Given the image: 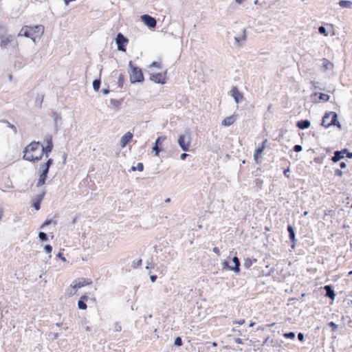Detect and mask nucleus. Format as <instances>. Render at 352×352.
<instances>
[{"label":"nucleus","mask_w":352,"mask_h":352,"mask_svg":"<svg viewBox=\"0 0 352 352\" xmlns=\"http://www.w3.org/2000/svg\"><path fill=\"white\" fill-rule=\"evenodd\" d=\"M132 169H133V170H135V167H132Z\"/></svg>","instance_id":"obj_60"},{"label":"nucleus","mask_w":352,"mask_h":352,"mask_svg":"<svg viewBox=\"0 0 352 352\" xmlns=\"http://www.w3.org/2000/svg\"><path fill=\"white\" fill-rule=\"evenodd\" d=\"M322 125L328 128L332 125L340 128V124L338 121V115L334 111L327 112L322 118Z\"/></svg>","instance_id":"obj_4"},{"label":"nucleus","mask_w":352,"mask_h":352,"mask_svg":"<svg viewBox=\"0 0 352 352\" xmlns=\"http://www.w3.org/2000/svg\"><path fill=\"white\" fill-rule=\"evenodd\" d=\"M245 39V34H243V36L241 37V38H239V37H235V40L239 43L240 41H244Z\"/></svg>","instance_id":"obj_41"},{"label":"nucleus","mask_w":352,"mask_h":352,"mask_svg":"<svg viewBox=\"0 0 352 352\" xmlns=\"http://www.w3.org/2000/svg\"><path fill=\"white\" fill-rule=\"evenodd\" d=\"M43 197H44V193H43L42 195H38V197H36V199L35 201H34V203L32 204V206L36 210H38L40 209V207H41V203L43 199Z\"/></svg>","instance_id":"obj_20"},{"label":"nucleus","mask_w":352,"mask_h":352,"mask_svg":"<svg viewBox=\"0 0 352 352\" xmlns=\"http://www.w3.org/2000/svg\"><path fill=\"white\" fill-rule=\"evenodd\" d=\"M45 252L50 254L52 251V247L50 245H46L44 248Z\"/></svg>","instance_id":"obj_36"},{"label":"nucleus","mask_w":352,"mask_h":352,"mask_svg":"<svg viewBox=\"0 0 352 352\" xmlns=\"http://www.w3.org/2000/svg\"><path fill=\"white\" fill-rule=\"evenodd\" d=\"M100 86V80H94L93 82V87L95 91H98Z\"/></svg>","instance_id":"obj_27"},{"label":"nucleus","mask_w":352,"mask_h":352,"mask_svg":"<svg viewBox=\"0 0 352 352\" xmlns=\"http://www.w3.org/2000/svg\"><path fill=\"white\" fill-rule=\"evenodd\" d=\"M116 44L118 50L122 52H126V45L129 43V40L121 33H118L116 37Z\"/></svg>","instance_id":"obj_8"},{"label":"nucleus","mask_w":352,"mask_h":352,"mask_svg":"<svg viewBox=\"0 0 352 352\" xmlns=\"http://www.w3.org/2000/svg\"><path fill=\"white\" fill-rule=\"evenodd\" d=\"M89 297L87 295H82L80 300L78 302V307L80 309L85 310L87 308V306L85 303L86 301L88 300Z\"/></svg>","instance_id":"obj_14"},{"label":"nucleus","mask_w":352,"mask_h":352,"mask_svg":"<svg viewBox=\"0 0 352 352\" xmlns=\"http://www.w3.org/2000/svg\"><path fill=\"white\" fill-rule=\"evenodd\" d=\"M336 175L340 177L342 175V172L340 170L337 169L336 170Z\"/></svg>","instance_id":"obj_45"},{"label":"nucleus","mask_w":352,"mask_h":352,"mask_svg":"<svg viewBox=\"0 0 352 352\" xmlns=\"http://www.w3.org/2000/svg\"><path fill=\"white\" fill-rule=\"evenodd\" d=\"M58 256L60 257L63 261H65V258L62 256L61 253H58Z\"/></svg>","instance_id":"obj_52"},{"label":"nucleus","mask_w":352,"mask_h":352,"mask_svg":"<svg viewBox=\"0 0 352 352\" xmlns=\"http://www.w3.org/2000/svg\"><path fill=\"white\" fill-rule=\"evenodd\" d=\"M213 252L216 253L217 254H219L220 252L218 248L215 247L213 248Z\"/></svg>","instance_id":"obj_47"},{"label":"nucleus","mask_w":352,"mask_h":352,"mask_svg":"<svg viewBox=\"0 0 352 352\" xmlns=\"http://www.w3.org/2000/svg\"><path fill=\"white\" fill-rule=\"evenodd\" d=\"M174 344L176 346H182L183 344L182 338L180 337H177L175 340Z\"/></svg>","instance_id":"obj_33"},{"label":"nucleus","mask_w":352,"mask_h":352,"mask_svg":"<svg viewBox=\"0 0 352 352\" xmlns=\"http://www.w3.org/2000/svg\"><path fill=\"white\" fill-rule=\"evenodd\" d=\"M244 322H245L244 320H240V322H239L238 323L239 324H243L244 323Z\"/></svg>","instance_id":"obj_55"},{"label":"nucleus","mask_w":352,"mask_h":352,"mask_svg":"<svg viewBox=\"0 0 352 352\" xmlns=\"http://www.w3.org/2000/svg\"><path fill=\"white\" fill-rule=\"evenodd\" d=\"M344 157V155L341 151H336L333 157H332V161L334 162H338L341 159Z\"/></svg>","instance_id":"obj_23"},{"label":"nucleus","mask_w":352,"mask_h":352,"mask_svg":"<svg viewBox=\"0 0 352 352\" xmlns=\"http://www.w3.org/2000/svg\"><path fill=\"white\" fill-rule=\"evenodd\" d=\"M351 156H352V154H351V153H349V154H348V157H351Z\"/></svg>","instance_id":"obj_57"},{"label":"nucleus","mask_w":352,"mask_h":352,"mask_svg":"<svg viewBox=\"0 0 352 352\" xmlns=\"http://www.w3.org/2000/svg\"><path fill=\"white\" fill-rule=\"evenodd\" d=\"M190 135H180L178 138V144L183 151H187L190 146Z\"/></svg>","instance_id":"obj_6"},{"label":"nucleus","mask_w":352,"mask_h":352,"mask_svg":"<svg viewBox=\"0 0 352 352\" xmlns=\"http://www.w3.org/2000/svg\"><path fill=\"white\" fill-rule=\"evenodd\" d=\"M91 283L92 280L89 278H80L74 280L67 290L68 296H74L77 289L82 287L89 285Z\"/></svg>","instance_id":"obj_3"},{"label":"nucleus","mask_w":352,"mask_h":352,"mask_svg":"<svg viewBox=\"0 0 352 352\" xmlns=\"http://www.w3.org/2000/svg\"><path fill=\"white\" fill-rule=\"evenodd\" d=\"M351 245H352V244H351Z\"/></svg>","instance_id":"obj_61"},{"label":"nucleus","mask_w":352,"mask_h":352,"mask_svg":"<svg viewBox=\"0 0 352 352\" xmlns=\"http://www.w3.org/2000/svg\"><path fill=\"white\" fill-rule=\"evenodd\" d=\"M244 0H235L237 3H241Z\"/></svg>","instance_id":"obj_54"},{"label":"nucleus","mask_w":352,"mask_h":352,"mask_svg":"<svg viewBox=\"0 0 352 352\" xmlns=\"http://www.w3.org/2000/svg\"><path fill=\"white\" fill-rule=\"evenodd\" d=\"M53 163L52 159H49L45 164L41 165V168L42 169V173L47 175L49 168L50 166Z\"/></svg>","instance_id":"obj_17"},{"label":"nucleus","mask_w":352,"mask_h":352,"mask_svg":"<svg viewBox=\"0 0 352 352\" xmlns=\"http://www.w3.org/2000/svg\"><path fill=\"white\" fill-rule=\"evenodd\" d=\"M131 72L129 73L130 80L132 83L141 82L144 80V75L140 68L133 66L132 61L129 62Z\"/></svg>","instance_id":"obj_5"},{"label":"nucleus","mask_w":352,"mask_h":352,"mask_svg":"<svg viewBox=\"0 0 352 352\" xmlns=\"http://www.w3.org/2000/svg\"><path fill=\"white\" fill-rule=\"evenodd\" d=\"M289 168H287V169H285V170H284V172H283V173H284L285 176L286 177H287V178H289V175L288 174V173H289Z\"/></svg>","instance_id":"obj_43"},{"label":"nucleus","mask_w":352,"mask_h":352,"mask_svg":"<svg viewBox=\"0 0 352 352\" xmlns=\"http://www.w3.org/2000/svg\"><path fill=\"white\" fill-rule=\"evenodd\" d=\"M153 151L155 152V155H158L161 151V148L160 146H157V145H155L153 146Z\"/></svg>","instance_id":"obj_37"},{"label":"nucleus","mask_w":352,"mask_h":352,"mask_svg":"<svg viewBox=\"0 0 352 352\" xmlns=\"http://www.w3.org/2000/svg\"><path fill=\"white\" fill-rule=\"evenodd\" d=\"M10 42V39L9 38L3 39L1 42V46L6 47Z\"/></svg>","instance_id":"obj_31"},{"label":"nucleus","mask_w":352,"mask_h":352,"mask_svg":"<svg viewBox=\"0 0 352 352\" xmlns=\"http://www.w3.org/2000/svg\"><path fill=\"white\" fill-rule=\"evenodd\" d=\"M339 5L342 8H352V2L346 0H341L339 1Z\"/></svg>","instance_id":"obj_24"},{"label":"nucleus","mask_w":352,"mask_h":352,"mask_svg":"<svg viewBox=\"0 0 352 352\" xmlns=\"http://www.w3.org/2000/svg\"><path fill=\"white\" fill-rule=\"evenodd\" d=\"M188 156V154L186 153H182L180 156V158L182 160H184L186 159V157Z\"/></svg>","instance_id":"obj_48"},{"label":"nucleus","mask_w":352,"mask_h":352,"mask_svg":"<svg viewBox=\"0 0 352 352\" xmlns=\"http://www.w3.org/2000/svg\"><path fill=\"white\" fill-rule=\"evenodd\" d=\"M230 95L234 98L236 103L240 102L243 99V94L239 91L236 87H233L230 91Z\"/></svg>","instance_id":"obj_11"},{"label":"nucleus","mask_w":352,"mask_h":352,"mask_svg":"<svg viewBox=\"0 0 352 352\" xmlns=\"http://www.w3.org/2000/svg\"><path fill=\"white\" fill-rule=\"evenodd\" d=\"M44 32V27L41 25L34 26L24 25L18 34V36H25L30 38L35 41L37 38H40Z\"/></svg>","instance_id":"obj_2"},{"label":"nucleus","mask_w":352,"mask_h":352,"mask_svg":"<svg viewBox=\"0 0 352 352\" xmlns=\"http://www.w3.org/2000/svg\"><path fill=\"white\" fill-rule=\"evenodd\" d=\"M310 122L307 120H300L297 122V126L300 129H307L310 126Z\"/></svg>","instance_id":"obj_21"},{"label":"nucleus","mask_w":352,"mask_h":352,"mask_svg":"<svg viewBox=\"0 0 352 352\" xmlns=\"http://www.w3.org/2000/svg\"><path fill=\"white\" fill-rule=\"evenodd\" d=\"M142 261L141 258L138 259L137 261H133V267L134 268H137L139 266L142 265Z\"/></svg>","instance_id":"obj_29"},{"label":"nucleus","mask_w":352,"mask_h":352,"mask_svg":"<svg viewBox=\"0 0 352 352\" xmlns=\"http://www.w3.org/2000/svg\"><path fill=\"white\" fill-rule=\"evenodd\" d=\"M318 95V98L319 100H316V102H327L329 100V96L327 94H323V93H315L314 94V96H317Z\"/></svg>","instance_id":"obj_22"},{"label":"nucleus","mask_w":352,"mask_h":352,"mask_svg":"<svg viewBox=\"0 0 352 352\" xmlns=\"http://www.w3.org/2000/svg\"><path fill=\"white\" fill-rule=\"evenodd\" d=\"M329 325L332 327L333 329H336L338 326L336 323H334L333 322H329Z\"/></svg>","instance_id":"obj_42"},{"label":"nucleus","mask_w":352,"mask_h":352,"mask_svg":"<svg viewBox=\"0 0 352 352\" xmlns=\"http://www.w3.org/2000/svg\"><path fill=\"white\" fill-rule=\"evenodd\" d=\"M3 214V210L0 207V219L2 218Z\"/></svg>","instance_id":"obj_51"},{"label":"nucleus","mask_w":352,"mask_h":352,"mask_svg":"<svg viewBox=\"0 0 352 352\" xmlns=\"http://www.w3.org/2000/svg\"><path fill=\"white\" fill-rule=\"evenodd\" d=\"M252 264V260L250 258H247L245 260L244 265L245 267L249 268Z\"/></svg>","instance_id":"obj_34"},{"label":"nucleus","mask_w":352,"mask_h":352,"mask_svg":"<svg viewBox=\"0 0 352 352\" xmlns=\"http://www.w3.org/2000/svg\"><path fill=\"white\" fill-rule=\"evenodd\" d=\"M142 21L148 27L153 28L157 25V21L155 18L151 16L148 14H144L141 16Z\"/></svg>","instance_id":"obj_10"},{"label":"nucleus","mask_w":352,"mask_h":352,"mask_svg":"<svg viewBox=\"0 0 352 352\" xmlns=\"http://www.w3.org/2000/svg\"><path fill=\"white\" fill-rule=\"evenodd\" d=\"M324 289L326 291V296L331 298L332 300L335 299L336 294L334 291L332 289L330 285H325L324 287Z\"/></svg>","instance_id":"obj_16"},{"label":"nucleus","mask_w":352,"mask_h":352,"mask_svg":"<svg viewBox=\"0 0 352 352\" xmlns=\"http://www.w3.org/2000/svg\"><path fill=\"white\" fill-rule=\"evenodd\" d=\"M150 80L155 83L165 84L166 82V72L151 74Z\"/></svg>","instance_id":"obj_7"},{"label":"nucleus","mask_w":352,"mask_h":352,"mask_svg":"<svg viewBox=\"0 0 352 352\" xmlns=\"http://www.w3.org/2000/svg\"><path fill=\"white\" fill-rule=\"evenodd\" d=\"M157 67V68H160L161 67V65L160 63L158 62H153L151 65H150V67Z\"/></svg>","instance_id":"obj_38"},{"label":"nucleus","mask_w":352,"mask_h":352,"mask_svg":"<svg viewBox=\"0 0 352 352\" xmlns=\"http://www.w3.org/2000/svg\"><path fill=\"white\" fill-rule=\"evenodd\" d=\"M284 337L286 338L294 339L295 338V333L294 332H289L284 333Z\"/></svg>","instance_id":"obj_30"},{"label":"nucleus","mask_w":352,"mask_h":352,"mask_svg":"<svg viewBox=\"0 0 352 352\" xmlns=\"http://www.w3.org/2000/svg\"><path fill=\"white\" fill-rule=\"evenodd\" d=\"M232 262L234 263V267H230V270L234 271L236 273H239L240 272V261L236 256H234L232 258Z\"/></svg>","instance_id":"obj_18"},{"label":"nucleus","mask_w":352,"mask_h":352,"mask_svg":"<svg viewBox=\"0 0 352 352\" xmlns=\"http://www.w3.org/2000/svg\"><path fill=\"white\" fill-rule=\"evenodd\" d=\"M212 345L213 346H217V344L216 342H212Z\"/></svg>","instance_id":"obj_56"},{"label":"nucleus","mask_w":352,"mask_h":352,"mask_svg":"<svg viewBox=\"0 0 352 352\" xmlns=\"http://www.w3.org/2000/svg\"><path fill=\"white\" fill-rule=\"evenodd\" d=\"M150 278H151V281L153 283V282H155L156 280L157 276L156 275H151Z\"/></svg>","instance_id":"obj_46"},{"label":"nucleus","mask_w":352,"mask_h":352,"mask_svg":"<svg viewBox=\"0 0 352 352\" xmlns=\"http://www.w3.org/2000/svg\"><path fill=\"white\" fill-rule=\"evenodd\" d=\"M302 149V146L300 145H295L294 146V151L296 152H300Z\"/></svg>","instance_id":"obj_39"},{"label":"nucleus","mask_w":352,"mask_h":352,"mask_svg":"<svg viewBox=\"0 0 352 352\" xmlns=\"http://www.w3.org/2000/svg\"><path fill=\"white\" fill-rule=\"evenodd\" d=\"M340 166L342 168H344L346 167V164L344 162H341L340 164Z\"/></svg>","instance_id":"obj_50"},{"label":"nucleus","mask_w":352,"mask_h":352,"mask_svg":"<svg viewBox=\"0 0 352 352\" xmlns=\"http://www.w3.org/2000/svg\"><path fill=\"white\" fill-rule=\"evenodd\" d=\"M307 214H308V212H307V211H305V212H304V215H307Z\"/></svg>","instance_id":"obj_59"},{"label":"nucleus","mask_w":352,"mask_h":352,"mask_svg":"<svg viewBox=\"0 0 352 352\" xmlns=\"http://www.w3.org/2000/svg\"><path fill=\"white\" fill-rule=\"evenodd\" d=\"M45 146L39 142L32 141L28 144L23 150V158L28 162H37L40 161L44 154L48 157L49 153L53 149L52 138L48 135L45 138Z\"/></svg>","instance_id":"obj_1"},{"label":"nucleus","mask_w":352,"mask_h":352,"mask_svg":"<svg viewBox=\"0 0 352 352\" xmlns=\"http://www.w3.org/2000/svg\"><path fill=\"white\" fill-rule=\"evenodd\" d=\"M166 136L158 137L157 139L156 140L155 145H157V146H160L162 143L163 142V141H164L166 140Z\"/></svg>","instance_id":"obj_28"},{"label":"nucleus","mask_w":352,"mask_h":352,"mask_svg":"<svg viewBox=\"0 0 352 352\" xmlns=\"http://www.w3.org/2000/svg\"><path fill=\"white\" fill-rule=\"evenodd\" d=\"M236 343H239V344H241V343H242V341H241V340L240 338H237V339L236 340Z\"/></svg>","instance_id":"obj_53"},{"label":"nucleus","mask_w":352,"mask_h":352,"mask_svg":"<svg viewBox=\"0 0 352 352\" xmlns=\"http://www.w3.org/2000/svg\"><path fill=\"white\" fill-rule=\"evenodd\" d=\"M169 201H170V199L169 198L166 199V202H169Z\"/></svg>","instance_id":"obj_58"},{"label":"nucleus","mask_w":352,"mask_h":352,"mask_svg":"<svg viewBox=\"0 0 352 352\" xmlns=\"http://www.w3.org/2000/svg\"><path fill=\"white\" fill-rule=\"evenodd\" d=\"M38 237L42 241H46L47 239V236L45 232H41L38 234Z\"/></svg>","instance_id":"obj_32"},{"label":"nucleus","mask_w":352,"mask_h":352,"mask_svg":"<svg viewBox=\"0 0 352 352\" xmlns=\"http://www.w3.org/2000/svg\"><path fill=\"white\" fill-rule=\"evenodd\" d=\"M133 138V134L131 132L126 133L120 140V146L124 148L126 144L131 141Z\"/></svg>","instance_id":"obj_12"},{"label":"nucleus","mask_w":352,"mask_h":352,"mask_svg":"<svg viewBox=\"0 0 352 352\" xmlns=\"http://www.w3.org/2000/svg\"><path fill=\"white\" fill-rule=\"evenodd\" d=\"M267 143V140L265 139L261 144V146H259L254 151V159L256 164L260 163V160L261 158V154L265 150L266 145Z\"/></svg>","instance_id":"obj_9"},{"label":"nucleus","mask_w":352,"mask_h":352,"mask_svg":"<svg viewBox=\"0 0 352 352\" xmlns=\"http://www.w3.org/2000/svg\"><path fill=\"white\" fill-rule=\"evenodd\" d=\"M287 231L289 232V239L291 240V241L293 243L292 247L294 248V246H295V243H296V239L295 233H294V230L293 227L292 226H287Z\"/></svg>","instance_id":"obj_15"},{"label":"nucleus","mask_w":352,"mask_h":352,"mask_svg":"<svg viewBox=\"0 0 352 352\" xmlns=\"http://www.w3.org/2000/svg\"><path fill=\"white\" fill-rule=\"evenodd\" d=\"M236 120V115H232L230 116L226 117L222 120L221 124L224 126H229L233 124Z\"/></svg>","instance_id":"obj_13"},{"label":"nucleus","mask_w":352,"mask_h":352,"mask_svg":"<svg viewBox=\"0 0 352 352\" xmlns=\"http://www.w3.org/2000/svg\"><path fill=\"white\" fill-rule=\"evenodd\" d=\"M318 31L320 34H324V36H327L328 34L326 31V29L323 27V26H320L319 28H318Z\"/></svg>","instance_id":"obj_35"},{"label":"nucleus","mask_w":352,"mask_h":352,"mask_svg":"<svg viewBox=\"0 0 352 352\" xmlns=\"http://www.w3.org/2000/svg\"><path fill=\"white\" fill-rule=\"evenodd\" d=\"M322 67L324 71L331 69L333 67V63L331 61H329L328 59L322 58Z\"/></svg>","instance_id":"obj_19"},{"label":"nucleus","mask_w":352,"mask_h":352,"mask_svg":"<svg viewBox=\"0 0 352 352\" xmlns=\"http://www.w3.org/2000/svg\"><path fill=\"white\" fill-rule=\"evenodd\" d=\"M50 223H51V221H50V220H47V221H45L43 223L42 227H44V226H47V225H49Z\"/></svg>","instance_id":"obj_49"},{"label":"nucleus","mask_w":352,"mask_h":352,"mask_svg":"<svg viewBox=\"0 0 352 352\" xmlns=\"http://www.w3.org/2000/svg\"><path fill=\"white\" fill-rule=\"evenodd\" d=\"M124 81V75L122 74H120L118 77V87L122 88Z\"/></svg>","instance_id":"obj_26"},{"label":"nucleus","mask_w":352,"mask_h":352,"mask_svg":"<svg viewBox=\"0 0 352 352\" xmlns=\"http://www.w3.org/2000/svg\"><path fill=\"white\" fill-rule=\"evenodd\" d=\"M137 169L139 170V171H142L143 169H144V165L142 163H138V165H137Z\"/></svg>","instance_id":"obj_40"},{"label":"nucleus","mask_w":352,"mask_h":352,"mask_svg":"<svg viewBox=\"0 0 352 352\" xmlns=\"http://www.w3.org/2000/svg\"><path fill=\"white\" fill-rule=\"evenodd\" d=\"M47 177V175L41 173L39 176L38 181L37 183V186H41L45 184L46 178Z\"/></svg>","instance_id":"obj_25"},{"label":"nucleus","mask_w":352,"mask_h":352,"mask_svg":"<svg viewBox=\"0 0 352 352\" xmlns=\"http://www.w3.org/2000/svg\"><path fill=\"white\" fill-rule=\"evenodd\" d=\"M298 338L300 341H303L304 340V335L302 333H299L298 334Z\"/></svg>","instance_id":"obj_44"}]
</instances>
